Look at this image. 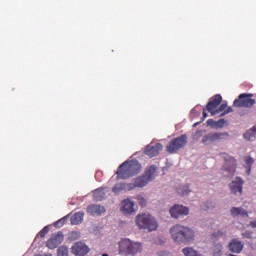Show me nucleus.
Listing matches in <instances>:
<instances>
[{"instance_id":"4be33fe9","label":"nucleus","mask_w":256,"mask_h":256,"mask_svg":"<svg viewBox=\"0 0 256 256\" xmlns=\"http://www.w3.org/2000/svg\"><path fill=\"white\" fill-rule=\"evenodd\" d=\"M94 201H103L105 199V190L98 188L93 193Z\"/></svg>"},{"instance_id":"1a4fd4ad","label":"nucleus","mask_w":256,"mask_h":256,"mask_svg":"<svg viewBox=\"0 0 256 256\" xmlns=\"http://www.w3.org/2000/svg\"><path fill=\"white\" fill-rule=\"evenodd\" d=\"M221 101H223L221 94L214 95L209 99V102L206 105V111L212 116L217 115V109L221 105Z\"/></svg>"},{"instance_id":"aec40b11","label":"nucleus","mask_w":256,"mask_h":256,"mask_svg":"<svg viewBox=\"0 0 256 256\" xmlns=\"http://www.w3.org/2000/svg\"><path fill=\"white\" fill-rule=\"evenodd\" d=\"M131 183L130 184H126V183H118L116 184L113 188L112 191L113 193H115L116 195L121 193V191H133V187H131Z\"/></svg>"},{"instance_id":"a878e982","label":"nucleus","mask_w":256,"mask_h":256,"mask_svg":"<svg viewBox=\"0 0 256 256\" xmlns=\"http://www.w3.org/2000/svg\"><path fill=\"white\" fill-rule=\"evenodd\" d=\"M246 167H247V174L250 175L251 173V167L253 165V163H255V159L251 158L250 156H247L244 158Z\"/></svg>"},{"instance_id":"393cba45","label":"nucleus","mask_w":256,"mask_h":256,"mask_svg":"<svg viewBox=\"0 0 256 256\" xmlns=\"http://www.w3.org/2000/svg\"><path fill=\"white\" fill-rule=\"evenodd\" d=\"M182 253L185 256H201V254H198L197 251H195L193 248L191 247H186L182 249Z\"/></svg>"},{"instance_id":"ddd939ff","label":"nucleus","mask_w":256,"mask_h":256,"mask_svg":"<svg viewBox=\"0 0 256 256\" xmlns=\"http://www.w3.org/2000/svg\"><path fill=\"white\" fill-rule=\"evenodd\" d=\"M161 151H163V144L161 143H156V144H150L145 148V155H147L148 157H157V155H159V153H161Z\"/></svg>"},{"instance_id":"c85d7f7f","label":"nucleus","mask_w":256,"mask_h":256,"mask_svg":"<svg viewBox=\"0 0 256 256\" xmlns=\"http://www.w3.org/2000/svg\"><path fill=\"white\" fill-rule=\"evenodd\" d=\"M70 241H77V239H81V233L77 231H73L69 235Z\"/></svg>"},{"instance_id":"c9c22d12","label":"nucleus","mask_w":256,"mask_h":256,"mask_svg":"<svg viewBox=\"0 0 256 256\" xmlns=\"http://www.w3.org/2000/svg\"><path fill=\"white\" fill-rule=\"evenodd\" d=\"M223 232L218 231L212 234V239H219V237H223Z\"/></svg>"},{"instance_id":"9b49d317","label":"nucleus","mask_w":256,"mask_h":256,"mask_svg":"<svg viewBox=\"0 0 256 256\" xmlns=\"http://www.w3.org/2000/svg\"><path fill=\"white\" fill-rule=\"evenodd\" d=\"M71 253L75 256H85L89 253V246L83 242H76L71 247Z\"/></svg>"},{"instance_id":"412c9836","label":"nucleus","mask_w":256,"mask_h":256,"mask_svg":"<svg viewBox=\"0 0 256 256\" xmlns=\"http://www.w3.org/2000/svg\"><path fill=\"white\" fill-rule=\"evenodd\" d=\"M83 217H85V213L76 212L74 215L71 216L70 222L72 225H79L80 223H83Z\"/></svg>"},{"instance_id":"72a5a7b5","label":"nucleus","mask_w":256,"mask_h":256,"mask_svg":"<svg viewBox=\"0 0 256 256\" xmlns=\"http://www.w3.org/2000/svg\"><path fill=\"white\" fill-rule=\"evenodd\" d=\"M221 249V244H218L216 250L213 252V256H221Z\"/></svg>"},{"instance_id":"6e6552de","label":"nucleus","mask_w":256,"mask_h":256,"mask_svg":"<svg viewBox=\"0 0 256 256\" xmlns=\"http://www.w3.org/2000/svg\"><path fill=\"white\" fill-rule=\"evenodd\" d=\"M227 137H229V133L227 132H212L203 136L202 143L204 145H210V143H215L216 141H223Z\"/></svg>"},{"instance_id":"ea45409f","label":"nucleus","mask_w":256,"mask_h":256,"mask_svg":"<svg viewBox=\"0 0 256 256\" xmlns=\"http://www.w3.org/2000/svg\"><path fill=\"white\" fill-rule=\"evenodd\" d=\"M250 227H252V229L256 228V220L250 222Z\"/></svg>"},{"instance_id":"b1692460","label":"nucleus","mask_w":256,"mask_h":256,"mask_svg":"<svg viewBox=\"0 0 256 256\" xmlns=\"http://www.w3.org/2000/svg\"><path fill=\"white\" fill-rule=\"evenodd\" d=\"M178 195H182V197H185V195H189V193H191V189H189V185H182L179 186L176 189Z\"/></svg>"},{"instance_id":"473e14b6","label":"nucleus","mask_w":256,"mask_h":256,"mask_svg":"<svg viewBox=\"0 0 256 256\" xmlns=\"http://www.w3.org/2000/svg\"><path fill=\"white\" fill-rule=\"evenodd\" d=\"M226 109H227V104H226V103H225V104H221V105L217 108V110H216L217 115H219V113H221V112H223V111H226Z\"/></svg>"},{"instance_id":"bb28decb","label":"nucleus","mask_w":256,"mask_h":256,"mask_svg":"<svg viewBox=\"0 0 256 256\" xmlns=\"http://www.w3.org/2000/svg\"><path fill=\"white\" fill-rule=\"evenodd\" d=\"M57 256H69V248L67 246H60L57 250Z\"/></svg>"},{"instance_id":"58836bf2","label":"nucleus","mask_w":256,"mask_h":256,"mask_svg":"<svg viewBox=\"0 0 256 256\" xmlns=\"http://www.w3.org/2000/svg\"><path fill=\"white\" fill-rule=\"evenodd\" d=\"M207 108L203 109V117H202V121H205V119H207Z\"/></svg>"},{"instance_id":"f3484780","label":"nucleus","mask_w":256,"mask_h":256,"mask_svg":"<svg viewBox=\"0 0 256 256\" xmlns=\"http://www.w3.org/2000/svg\"><path fill=\"white\" fill-rule=\"evenodd\" d=\"M88 215H92L93 217L103 215L105 213L106 209L104 206H101L99 204H91L86 209Z\"/></svg>"},{"instance_id":"7ed1b4c3","label":"nucleus","mask_w":256,"mask_h":256,"mask_svg":"<svg viewBox=\"0 0 256 256\" xmlns=\"http://www.w3.org/2000/svg\"><path fill=\"white\" fill-rule=\"evenodd\" d=\"M141 173V164L137 160L123 162L116 172L117 179H130L134 175Z\"/></svg>"},{"instance_id":"4c0bfd02","label":"nucleus","mask_w":256,"mask_h":256,"mask_svg":"<svg viewBox=\"0 0 256 256\" xmlns=\"http://www.w3.org/2000/svg\"><path fill=\"white\" fill-rule=\"evenodd\" d=\"M243 235H244V237H246L247 239H251V236L253 235V232L247 231V232H244Z\"/></svg>"},{"instance_id":"423d86ee","label":"nucleus","mask_w":256,"mask_h":256,"mask_svg":"<svg viewBox=\"0 0 256 256\" xmlns=\"http://www.w3.org/2000/svg\"><path fill=\"white\" fill-rule=\"evenodd\" d=\"M187 145V135L182 134L174 139H172L166 146V151L171 155L181 151Z\"/></svg>"},{"instance_id":"dca6fc26","label":"nucleus","mask_w":256,"mask_h":256,"mask_svg":"<svg viewBox=\"0 0 256 256\" xmlns=\"http://www.w3.org/2000/svg\"><path fill=\"white\" fill-rule=\"evenodd\" d=\"M170 214L173 219H179L181 215H189V208L181 205H175L170 209Z\"/></svg>"},{"instance_id":"c756f323","label":"nucleus","mask_w":256,"mask_h":256,"mask_svg":"<svg viewBox=\"0 0 256 256\" xmlns=\"http://www.w3.org/2000/svg\"><path fill=\"white\" fill-rule=\"evenodd\" d=\"M136 200L139 203L140 207H145L147 205V200L141 195L137 196Z\"/></svg>"},{"instance_id":"79ce46f5","label":"nucleus","mask_w":256,"mask_h":256,"mask_svg":"<svg viewBox=\"0 0 256 256\" xmlns=\"http://www.w3.org/2000/svg\"><path fill=\"white\" fill-rule=\"evenodd\" d=\"M102 256H109V254H102Z\"/></svg>"},{"instance_id":"f8f14e48","label":"nucleus","mask_w":256,"mask_h":256,"mask_svg":"<svg viewBox=\"0 0 256 256\" xmlns=\"http://www.w3.org/2000/svg\"><path fill=\"white\" fill-rule=\"evenodd\" d=\"M225 165H224V169L225 171L228 172V174H226V177H231L233 175H235V167H237V160H235V158L231 157V156H225Z\"/></svg>"},{"instance_id":"0eeeda50","label":"nucleus","mask_w":256,"mask_h":256,"mask_svg":"<svg viewBox=\"0 0 256 256\" xmlns=\"http://www.w3.org/2000/svg\"><path fill=\"white\" fill-rule=\"evenodd\" d=\"M253 94L242 93L233 102V107L251 109L256 103L255 99H252Z\"/></svg>"},{"instance_id":"9d476101","label":"nucleus","mask_w":256,"mask_h":256,"mask_svg":"<svg viewBox=\"0 0 256 256\" xmlns=\"http://www.w3.org/2000/svg\"><path fill=\"white\" fill-rule=\"evenodd\" d=\"M65 239V236L63 235V232H58L51 236V238L46 242V247L48 249H57L59 245L63 243V240Z\"/></svg>"},{"instance_id":"6ab92c4d","label":"nucleus","mask_w":256,"mask_h":256,"mask_svg":"<svg viewBox=\"0 0 256 256\" xmlns=\"http://www.w3.org/2000/svg\"><path fill=\"white\" fill-rule=\"evenodd\" d=\"M230 215L232 217H249V212L245 210V208L241 207H232L230 210Z\"/></svg>"},{"instance_id":"e433bc0d","label":"nucleus","mask_w":256,"mask_h":256,"mask_svg":"<svg viewBox=\"0 0 256 256\" xmlns=\"http://www.w3.org/2000/svg\"><path fill=\"white\" fill-rule=\"evenodd\" d=\"M207 125H208L209 127H213V128L215 129L216 121L213 120V119H208V120H207Z\"/></svg>"},{"instance_id":"39448f33","label":"nucleus","mask_w":256,"mask_h":256,"mask_svg":"<svg viewBox=\"0 0 256 256\" xmlns=\"http://www.w3.org/2000/svg\"><path fill=\"white\" fill-rule=\"evenodd\" d=\"M155 171H157V168L155 166H150L146 169L143 176H138L135 178L134 183L131 184V187L135 189V187H145L150 181H153Z\"/></svg>"},{"instance_id":"f704fd0d","label":"nucleus","mask_w":256,"mask_h":256,"mask_svg":"<svg viewBox=\"0 0 256 256\" xmlns=\"http://www.w3.org/2000/svg\"><path fill=\"white\" fill-rule=\"evenodd\" d=\"M229 113H233V108L232 107H226V111L223 112L220 117H225V115H229Z\"/></svg>"},{"instance_id":"20e7f679","label":"nucleus","mask_w":256,"mask_h":256,"mask_svg":"<svg viewBox=\"0 0 256 256\" xmlns=\"http://www.w3.org/2000/svg\"><path fill=\"white\" fill-rule=\"evenodd\" d=\"M136 224L139 229H147V231H155L158 227L157 220L150 214H138Z\"/></svg>"},{"instance_id":"f257e3e1","label":"nucleus","mask_w":256,"mask_h":256,"mask_svg":"<svg viewBox=\"0 0 256 256\" xmlns=\"http://www.w3.org/2000/svg\"><path fill=\"white\" fill-rule=\"evenodd\" d=\"M170 234L174 243H178V245L189 243L195 237V233L191 228L179 224L170 229Z\"/></svg>"},{"instance_id":"cd10ccee","label":"nucleus","mask_w":256,"mask_h":256,"mask_svg":"<svg viewBox=\"0 0 256 256\" xmlns=\"http://www.w3.org/2000/svg\"><path fill=\"white\" fill-rule=\"evenodd\" d=\"M69 219V215L64 216L63 218L59 219L54 223V227L61 228L65 223H67V220Z\"/></svg>"},{"instance_id":"5701e85b","label":"nucleus","mask_w":256,"mask_h":256,"mask_svg":"<svg viewBox=\"0 0 256 256\" xmlns=\"http://www.w3.org/2000/svg\"><path fill=\"white\" fill-rule=\"evenodd\" d=\"M256 137V126L244 133V139L247 141H255Z\"/></svg>"},{"instance_id":"2eb2a0df","label":"nucleus","mask_w":256,"mask_h":256,"mask_svg":"<svg viewBox=\"0 0 256 256\" xmlns=\"http://www.w3.org/2000/svg\"><path fill=\"white\" fill-rule=\"evenodd\" d=\"M243 183H245V181H243L241 177H236L235 180L229 184L231 193L234 195L239 193L241 195L243 193Z\"/></svg>"},{"instance_id":"a19ab883","label":"nucleus","mask_w":256,"mask_h":256,"mask_svg":"<svg viewBox=\"0 0 256 256\" xmlns=\"http://www.w3.org/2000/svg\"><path fill=\"white\" fill-rule=\"evenodd\" d=\"M201 122L194 123L193 127H197V125H200Z\"/></svg>"},{"instance_id":"7c9ffc66","label":"nucleus","mask_w":256,"mask_h":256,"mask_svg":"<svg viewBox=\"0 0 256 256\" xmlns=\"http://www.w3.org/2000/svg\"><path fill=\"white\" fill-rule=\"evenodd\" d=\"M223 127H225V119L216 121L215 129H223Z\"/></svg>"},{"instance_id":"f03ea898","label":"nucleus","mask_w":256,"mask_h":256,"mask_svg":"<svg viewBox=\"0 0 256 256\" xmlns=\"http://www.w3.org/2000/svg\"><path fill=\"white\" fill-rule=\"evenodd\" d=\"M143 251V244L141 242L133 241L129 238H124L118 242V255L121 256H135Z\"/></svg>"},{"instance_id":"a211bd4d","label":"nucleus","mask_w":256,"mask_h":256,"mask_svg":"<svg viewBox=\"0 0 256 256\" xmlns=\"http://www.w3.org/2000/svg\"><path fill=\"white\" fill-rule=\"evenodd\" d=\"M228 247L229 251H231L232 253H241V251H243V242L234 239L229 243Z\"/></svg>"},{"instance_id":"2f4dec72","label":"nucleus","mask_w":256,"mask_h":256,"mask_svg":"<svg viewBox=\"0 0 256 256\" xmlns=\"http://www.w3.org/2000/svg\"><path fill=\"white\" fill-rule=\"evenodd\" d=\"M49 233V226H45L38 234L39 237H45Z\"/></svg>"},{"instance_id":"4468645a","label":"nucleus","mask_w":256,"mask_h":256,"mask_svg":"<svg viewBox=\"0 0 256 256\" xmlns=\"http://www.w3.org/2000/svg\"><path fill=\"white\" fill-rule=\"evenodd\" d=\"M135 211V202L130 199H125L121 202V212L123 215H134Z\"/></svg>"}]
</instances>
